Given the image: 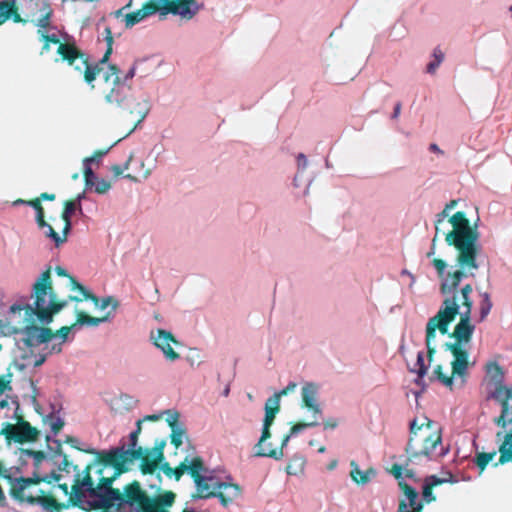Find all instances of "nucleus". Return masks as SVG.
Wrapping results in <instances>:
<instances>
[{"label":"nucleus","instance_id":"obj_1","mask_svg":"<svg viewBox=\"0 0 512 512\" xmlns=\"http://www.w3.org/2000/svg\"><path fill=\"white\" fill-rule=\"evenodd\" d=\"M485 260L483 252L471 253L467 257L456 255V264L446 273L448 264L442 259L434 258L431 266L441 278L440 293L443 297L438 310L439 316H445L454 321L457 315L471 314L472 286L465 284L460 286L464 278L474 276Z\"/></svg>","mask_w":512,"mask_h":512},{"label":"nucleus","instance_id":"obj_2","mask_svg":"<svg viewBox=\"0 0 512 512\" xmlns=\"http://www.w3.org/2000/svg\"><path fill=\"white\" fill-rule=\"evenodd\" d=\"M487 373L491 378L488 384V398L493 399L501 406V413L494 419V423L501 428L496 433L499 442V463L512 462V387L504 384V375L501 367L490 363Z\"/></svg>","mask_w":512,"mask_h":512},{"label":"nucleus","instance_id":"obj_3","mask_svg":"<svg viewBox=\"0 0 512 512\" xmlns=\"http://www.w3.org/2000/svg\"><path fill=\"white\" fill-rule=\"evenodd\" d=\"M408 460L413 464L437 461L449 452V446L442 443L441 427L427 417L418 425L414 418L409 424V439L406 445Z\"/></svg>","mask_w":512,"mask_h":512},{"label":"nucleus","instance_id":"obj_4","mask_svg":"<svg viewBox=\"0 0 512 512\" xmlns=\"http://www.w3.org/2000/svg\"><path fill=\"white\" fill-rule=\"evenodd\" d=\"M52 10L49 7L43 9L40 19L35 25L38 27V35L44 43L41 54L49 51L51 45L56 46V62L67 61L70 65H75V69L81 71L84 68L85 81L91 84L96 75L102 70L98 65L92 66L79 54L76 48L70 46L67 42V34L62 33L56 26L51 25Z\"/></svg>","mask_w":512,"mask_h":512},{"label":"nucleus","instance_id":"obj_5","mask_svg":"<svg viewBox=\"0 0 512 512\" xmlns=\"http://www.w3.org/2000/svg\"><path fill=\"white\" fill-rule=\"evenodd\" d=\"M450 211L444 209L436 215V236L443 234L448 245L454 246L457 255L467 257L468 254L483 252L479 242L478 231L470 225L465 213L457 212L450 216Z\"/></svg>","mask_w":512,"mask_h":512},{"label":"nucleus","instance_id":"obj_6","mask_svg":"<svg viewBox=\"0 0 512 512\" xmlns=\"http://www.w3.org/2000/svg\"><path fill=\"white\" fill-rule=\"evenodd\" d=\"M134 490L142 498H148L138 483H132L126 486L123 494L112 489L111 481L104 479V482L97 487H93L91 481L84 480L74 487V496L81 505H88L93 508L112 507L116 505L120 512H129L126 508V502L130 501L129 493Z\"/></svg>","mask_w":512,"mask_h":512},{"label":"nucleus","instance_id":"obj_7","mask_svg":"<svg viewBox=\"0 0 512 512\" xmlns=\"http://www.w3.org/2000/svg\"><path fill=\"white\" fill-rule=\"evenodd\" d=\"M459 316L460 321L455 326L454 331L448 334L453 341L447 342L445 349L451 352L453 356L451 368H453L454 374L460 377L461 384H463L466 381L470 366L469 356L475 325L471 322V314Z\"/></svg>","mask_w":512,"mask_h":512},{"label":"nucleus","instance_id":"obj_8","mask_svg":"<svg viewBox=\"0 0 512 512\" xmlns=\"http://www.w3.org/2000/svg\"><path fill=\"white\" fill-rule=\"evenodd\" d=\"M131 2L132 0H130L125 7L116 11V17L123 16V22L126 28H132L157 13L160 16H166L168 14L177 15L184 20H191L194 17L192 10L189 5L186 4L185 0H150L148 3L144 4L141 9L123 15V10L130 7Z\"/></svg>","mask_w":512,"mask_h":512},{"label":"nucleus","instance_id":"obj_9","mask_svg":"<svg viewBox=\"0 0 512 512\" xmlns=\"http://www.w3.org/2000/svg\"><path fill=\"white\" fill-rule=\"evenodd\" d=\"M231 476H222L216 470L206 469L196 480V498L216 497L223 506H228L239 494V488L232 483Z\"/></svg>","mask_w":512,"mask_h":512},{"label":"nucleus","instance_id":"obj_10","mask_svg":"<svg viewBox=\"0 0 512 512\" xmlns=\"http://www.w3.org/2000/svg\"><path fill=\"white\" fill-rule=\"evenodd\" d=\"M31 299H33L32 309L37 316V321L42 324H49L53 315L62 310L67 302L57 303L53 288L51 285V277L49 270L42 272L32 287Z\"/></svg>","mask_w":512,"mask_h":512},{"label":"nucleus","instance_id":"obj_11","mask_svg":"<svg viewBox=\"0 0 512 512\" xmlns=\"http://www.w3.org/2000/svg\"><path fill=\"white\" fill-rule=\"evenodd\" d=\"M6 323L0 321L3 332L18 334L24 326H29L37 321V316L32 309L27 297L17 299L6 313Z\"/></svg>","mask_w":512,"mask_h":512},{"label":"nucleus","instance_id":"obj_12","mask_svg":"<svg viewBox=\"0 0 512 512\" xmlns=\"http://www.w3.org/2000/svg\"><path fill=\"white\" fill-rule=\"evenodd\" d=\"M393 471L395 477L399 480V486L404 490V498L399 503L398 512H421L423 507L419 501L418 491L404 482L405 478H414L413 470L394 464Z\"/></svg>","mask_w":512,"mask_h":512},{"label":"nucleus","instance_id":"obj_13","mask_svg":"<svg viewBox=\"0 0 512 512\" xmlns=\"http://www.w3.org/2000/svg\"><path fill=\"white\" fill-rule=\"evenodd\" d=\"M143 449L138 447L137 451L128 449L125 443L110 450H103L101 452V459L104 463L115 467L119 471L128 469V466L142 457Z\"/></svg>","mask_w":512,"mask_h":512},{"label":"nucleus","instance_id":"obj_14","mask_svg":"<svg viewBox=\"0 0 512 512\" xmlns=\"http://www.w3.org/2000/svg\"><path fill=\"white\" fill-rule=\"evenodd\" d=\"M109 70L110 72H106L104 77L105 80L108 81L111 76H114L113 87L109 93L105 95V100L108 104L123 110L131 96L130 87L121 81L117 75L118 70L115 66H110Z\"/></svg>","mask_w":512,"mask_h":512},{"label":"nucleus","instance_id":"obj_15","mask_svg":"<svg viewBox=\"0 0 512 512\" xmlns=\"http://www.w3.org/2000/svg\"><path fill=\"white\" fill-rule=\"evenodd\" d=\"M35 484H37V482L33 481L32 479L23 477L16 479L14 488L11 491L12 497L20 502L38 504L47 510L56 506L53 500L42 496H34L31 492H27L28 487Z\"/></svg>","mask_w":512,"mask_h":512},{"label":"nucleus","instance_id":"obj_16","mask_svg":"<svg viewBox=\"0 0 512 512\" xmlns=\"http://www.w3.org/2000/svg\"><path fill=\"white\" fill-rule=\"evenodd\" d=\"M278 411L265 409V417L263 420V427L261 437L258 443L255 445V456L257 457H269L275 460H280L283 458L284 453L281 450H273L270 448H265V440H268L271 437L270 427L274 422L276 414Z\"/></svg>","mask_w":512,"mask_h":512},{"label":"nucleus","instance_id":"obj_17","mask_svg":"<svg viewBox=\"0 0 512 512\" xmlns=\"http://www.w3.org/2000/svg\"><path fill=\"white\" fill-rule=\"evenodd\" d=\"M453 321L445 316H439V312L436 315L429 318L426 324V338L425 343L429 356H432L436 351L437 346V331L440 334H449V326Z\"/></svg>","mask_w":512,"mask_h":512},{"label":"nucleus","instance_id":"obj_18","mask_svg":"<svg viewBox=\"0 0 512 512\" xmlns=\"http://www.w3.org/2000/svg\"><path fill=\"white\" fill-rule=\"evenodd\" d=\"M320 385L315 382L306 381L301 387L302 406L305 407L313 419L320 420L323 417V409L319 401Z\"/></svg>","mask_w":512,"mask_h":512},{"label":"nucleus","instance_id":"obj_19","mask_svg":"<svg viewBox=\"0 0 512 512\" xmlns=\"http://www.w3.org/2000/svg\"><path fill=\"white\" fill-rule=\"evenodd\" d=\"M2 433L6 439L15 443L34 442L38 439L39 431L32 427L29 422L19 421L16 424H5Z\"/></svg>","mask_w":512,"mask_h":512},{"label":"nucleus","instance_id":"obj_20","mask_svg":"<svg viewBox=\"0 0 512 512\" xmlns=\"http://www.w3.org/2000/svg\"><path fill=\"white\" fill-rule=\"evenodd\" d=\"M33 0H1L0 1V25H3L9 19L15 23L25 22L21 14L25 8H29Z\"/></svg>","mask_w":512,"mask_h":512},{"label":"nucleus","instance_id":"obj_21","mask_svg":"<svg viewBox=\"0 0 512 512\" xmlns=\"http://www.w3.org/2000/svg\"><path fill=\"white\" fill-rule=\"evenodd\" d=\"M72 283V289H78L82 295V297L77 296H70L69 300L71 301H82L85 300H91L95 306V308L99 310H105L109 306L111 309L109 311H113L114 314L116 313V309L119 306V302L114 299L112 296H106L103 298H98L94 294H92L87 288H85L83 285L76 282L74 279H71Z\"/></svg>","mask_w":512,"mask_h":512},{"label":"nucleus","instance_id":"obj_22","mask_svg":"<svg viewBox=\"0 0 512 512\" xmlns=\"http://www.w3.org/2000/svg\"><path fill=\"white\" fill-rule=\"evenodd\" d=\"M51 329L35 326L34 323L24 326L18 334H21V341L26 347H36L41 344H48Z\"/></svg>","mask_w":512,"mask_h":512},{"label":"nucleus","instance_id":"obj_23","mask_svg":"<svg viewBox=\"0 0 512 512\" xmlns=\"http://www.w3.org/2000/svg\"><path fill=\"white\" fill-rule=\"evenodd\" d=\"M150 338L154 345L163 352L166 360L173 362L179 359V354L171 347V342H175V339L170 332L157 329L151 332Z\"/></svg>","mask_w":512,"mask_h":512},{"label":"nucleus","instance_id":"obj_24","mask_svg":"<svg viewBox=\"0 0 512 512\" xmlns=\"http://www.w3.org/2000/svg\"><path fill=\"white\" fill-rule=\"evenodd\" d=\"M206 469L207 467L201 457L195 454H188L180 463L178 474H180L181 478L182 475L186 473L190 475L194 479V483H196V480L201 477Z\"/></svg>","mask_w":512,"mask_h":512},{"label":"nucleus","instance_id":"obj_25","mask_svg":"<svg viewBox=\"0 0 512 512\" xmlns=\"http://www.w3.org/2000/svg\"><path fill=\"white\" fill-rule=\"evenodd\" d=\"M130 501L126 502V508L129 512H167L160 509L157 503L148 498H142L138 492L132 490L129 494Z\"/></svg>","mask_w":512,"mask_h":512},{"label":"nucleus","instance_id":"obj_26","mask_svg":"<svg viewBox=\"0 0 512 512\" xmlns=\"http://www.w3.org/2000/svg\"><path fill=\"white\" fill-rule=\"evenodd\" d=\"M151 109V101L147 96H140L132 98L130 96L129 101L123 110L128 111L130 114H134L138 117L136 127H138L144 119L147 117Z\"/></svg>","mask_w":512,"mask_h":512},{"label":"nucleus","instance_id":"obj_27","mask_svg":"<svg viewBox=\"0 0 512 512\" xmlns=\"http://www.w3.org/2000/svg\"><path fill=\"white\" fill-rule=\"evenodd\" d=\"M75 331L71 326H64L57 331L56 334L50 332V337L46 348L49 349V354H58L62 351V345L66 342H71L74 339Z\"/></svg>","mask_w":512,"mask_h":512},{"label":"nucleus","instance_id":"obj_28","mask_svg":"<svg viewBox=\"0 0 512 512\" xmlns=\"http://www.w3.org/2000/svg\"><path fill=\"white\" fill-rule=\"evenodd\" d=\"M141 462V470L144 474H153L158 467L160 466L162 460L164 459V455L161 449L154 448L147 452L144 455L142 453Z\"/></svg>","mask_w":512,"mask_h":512},{"label":"nucleus","instance_id":"obj_29","mask_svg":"<svg viewBox=\"0 0 512 512\" xmlns=\"http://www.w3.org/2000/svg\"><path fill=\"white\" fill-rule=\"evenodd\" d=\"M106 153L107 150L104 152H97L94 156L87 157L83 160L86 189H92L93 185L100 179L93 172L91 165L92 163H99Z\"/></svg>","mask_w":512,"mask_h":512},{"label":"nucleus","instance_id":"obj_30","mask_svg":"<svg viewBox=\"0 0 512 512\" xmlns=\"http://www.w3.org/2000/svg\"><path fill=\"white\" fill-rule=\"evenodd\" d=\"M114 318L113 311H107L106 315L102 318L91 317L89 315L84 314L83 312L77 313V321L71 327L75 331V333L84 325L87 326H99L101 323L109 322Z\"/></svg>","mask_w":512,"mask_h":512},{"label":"nucleus","instance_id":"obj_31","mask_svg":"<svg viewBox=\"0 0 512 512\" xmlns=\"http://www.w3.org/2000/svg\"><path fill=\"white\" fill-rule=\"evenodd\" d=\"M43 422L51 431V433L46 436L47 441H51L64 426L63 419L59 415H56L54 411L47 414L43 418Z\"/></svg>","mask_w":512,"mask_h":512},{"label":"nucleus","instance_id":"obj_32","mask_svg":"<svg viewBox=\"0 0 512 512\" xmlns=\"http://www.w3.org/2000/svg\"><path fill=\"white\" fill-rule=\"evenodd\" d=\"M12 390L10 386V379L5 376L0 377V408L4 409L9 407L11 404H17V401L9 396V392Z\"/></svg>","mask_w":512,"mask_h":512},{"label":"nucleus","instance_id":"obj_33","mask_svg":"<svg viewBox=\"0 0 512 512\" xmlns=\"http://www.w3.org/2000/svg\"><path fill=\"white\" fill-rule=\"evenodd\" d=\"M36 222L39 226V228H45V234L47 237H49L52 241H54L55 245L58 247L61 243L65 241V239H62L57 232L54 231L51 225H49L44 220V212L38 211L36 215Z\"/></svg>","mask_w":512,"mask_h":512},{"label":"nucleus","instance_id":"obj_34","mask_svg":"<svg viewBox=\"0 0 512 512\" xmlns=\"http://www.w3.org/2000/svg\"><path fill=\"white\" fill-rule=\"evenodd\" d=\"M433 374L443 385L449 387L450 389H452L455 384L458 385V387H463L464 384L466 383L465 381L463 384H461L460 377L454 374L453 371L451 376H447L445 373L442 372L441 366H437L434 369Z\"/></svg>","mask_w":512,"mask_h":512},{"label":"nucleus","instance_id":"obj_35","mask_svg":"<svg viewBox=\"0 0 512 512\" xmlns=\"http://www.w3.org/2000/svg\"><path fill=\"white\" fill-rule=\"evenodd\" d=\"M351 466L352 470L350 472V476L353 479V481L356 482L357 484H367L371 480V477L374 476L375 474L373 470H360L359 466L355 462H352Z\"/></svg>","mask_w":512,"mask_h":512},{"label":"nucleus","instance_id":"obj_36","mask_svg":"<svg viewBox=\"0 0 512 512\" xmlns=\"http://www.w3.org/2000/svg\"><path fill=\"white\" fill-rule=\"evenodd\" d=\"M305 462V458L302 455H294L286 468L287 473L289 475L301 474L304 470Z\"/></svg>","mask_w":512,"mask_h":512},{"label":"nucleus","instance_id":"obj_37","mask_svg":"<svg viewBox=\"0 0 512 512\" xmlns=\"http://www.w3.org/2000/svg\"><path fill=\"white\" fill-rule=\"evenodd\" d=\"M432 57L433 60L430 61L426 66V72L429 74H434L437 68L441 65L444 60V53L439 47H436L433 50Z\"/></svg>","mask_w":512,"mask_h":512},{"label":"nucleus","instance_id":"obj_38","mask_svg":"<svg viewBox=\"0 0 512 512\" xmlns=\"http://www.w3.org/2000/svg\"><path fill=\"white\" fill-rule=\"evenodd\" d=\"M457 480L454 478L451 472H446L445 477H438L436 475L428 476L425 479V484L430 486L431 488L443 483H455Z\"/></svg>","mask_w":512,"mask_h":512},{"label":"nucleus","instance_id":"obj_39","mask_svg":"<svg viewBox=\"0 0 512 512\" xmlns=\"http://www.w3.org/2000/svg\"><path fill=\"white\" fill-rule=\"evenodd\" d=\"M171 443L174 444L176 447H179L183 444L184 439L186 438V432L185 429L180 426L173 427L171 429Z\"/></svg>","mask_w":512,"mask_h":512},{"label":"nucleus","instance_id":"obj_40","mask_svg":"<svg viewBox=\"0 0 512 512\" xmlns=\"http://www.w3.org/2000/svg\"><path fill=\"white\" fill-rule=\"evenodd\" d=\"M495 456H496V451H492V452H489V453H484V452H478L477 453L475 463L480 468V472H482L484 470L486 465L490 461H492Z\"/></svg>","mask_w":512,"mask_h":512},{"label":"nucleus","instance_id":"obj_41","mask_svg":"<svg viewBox=\"0 0 512 512\" xmlns=\"http://www.w3.org/2000/svg\"><path fill=\"white\" fill-rule=\"evenodd\" d=\"M412 373H416L417 376L423 378L427 373V366L424 364V353L422 351L417 354V361L415 367L410 369Z\"/></svg>","mask_w":512,"mask_h":512},{"label":"nucleus","instance_id":"obj_42","mask_svg":"<svg viewBox=\"0 0 512 512\" xmlns=\"http://www.w3.org/2000/svg\"><path fill=\"white\" fill-rule=\"evenodd\" d=\"M296 162H297V174L295 175V177L293 179V182H294V186L298 187V183H297L298 176H299V174L304 172L305 169L307 168V166H308V159H307L305 154L299 153L296 156Z\"/></svg>","mask_w":512,"mask_h":512},{"label":"nucleus","instance_id":"obj_43","mask_svg":"<svg viewBox=\"0 0 512 512\" xmlns=\"http://www.w3.org/2000/svg\"><path fill=\"white\" fill-rule=\"evenodd\" d=\"M141 425H142V420H138L136 422V429L134 431H132L129 435V446L127 447L128 449H132V451H137L138 447H137V440H138V435L140 434L141 432Z\"/></svg>","mask_w":512,"mask_h":512},{"label":"nucleus","instance_id":"obj_44","mask_svg":"<svg viewBox=\"0 0 512 512\" xmlns=\"http://www.w3.org/2000/svg\"><path fill=\"white\" fill-rule=\"evenodd\" d=\"M317 425H319V420H316V419H314L312 422H308V423H298L291 428L289 435L291 437H294V436L298 435L299 433H301L303 430L310 428V427L317 426Z\"/></svg>","mask_w":512,"mask_h":512},{"label":"nucleus","instance_id":"obj_45","mask_svg":"<svg viewBox=\"0 0 512 512\" xmlns=\"http://www.w3.org/2000/svg\"><path fill=\"white\" fill-rule=\"evenodd\" d=\"M148 497L150 499L154 500L157 503V506L162 510H163L162 506H171L174 501L173 493L164 494V495L160 496L159 498H152L150 496H148ZM164 511H166V510L164 509Z\"/></svg>","mask_w":512,"mask_h":512},{"label":"nucleus","instance_id":"obj_46","mask_svg":"<svg viewBox=\"0 0 512 512\" xmlns=\"http://www.w3.org/2000/svg\"><path fill=\"white\" fill-rule=\"evenodd\" d=\"M492 307V303L489 299V295L487 293L483 294V301L480 308V320H484L486 316L489 314Z\"/></svg>","mask_w":512,"mask_h":512},{"label":"nucleus","instance_id":"obj_47","mask_svg":"<svg viewBox=\"0 0 512 512\" xmlns=\"http://www.w3.org/2000/svg\"><path fill=\"white\" fill-rule=\"evenodd\" d=\"M94 191L97 194H106L110 189L111 185L108 181L103 178L97 180V182L93 185Z\"/></svg>","mask_w":512,"mask_h":512},{"label":"nucleus","instance_id":"obj_48","mask_svg":"<svg viewBox=\"0 0 512 512\" xmlns=\"http://www.w3.org/2000/svg\"><path fill=\"white\" fill-rule=\"evenodd\" d=\"M165 475H167L168 477H175L176 480H179L180 479V474L179 473V466L175 469L171 468L169 466L168 463H161L160 466L158 467Z\"/></svg>","mask_w":512,"mask_h":512},{"label":"nucleus","instance_id":"obj_49","mask_svg":"<svg viewBox=\"0 0 512 512\" xmlns=\"http://www.w3.org/2000/svg\"><path fill=\"white\" fill-rule=\"evenodd\" d=\"M281 396L276 392L265 403V409L279 411Z\"/></svg>","mask_w":512,"mask_h":512},{"label":"nucleus","instance_id":"obj_50","mask_svg":"<svg viewBox=\"0 0 512 512\" xmlns=\"http://www.w3.org/2000/svg\"><path fill=\"white\" fill-rule=\"evenodd\" d=\"M105 39L107 41V44H108V49L105 53V55L103 56L101 62L104 63L107 61L111 51H112V42H113V38H112V33H111V30L109 27H106L105 28Z\"/></svg>","mask_w":512,"mask_h":512},{"label":"nucleus","instance_id":"obj_51","mask_svg":"<svg viewBox=\"0 0 512 512\" xmlns=\"http://www.w3.org/2000/svg\"><path fill=\"white\" fill-rule=\"evenodd\" d=\"M77 210L78 206H76V202H67L62 215L63 220H71V215Z\"/></svg>","mask_w":512,"mask_h":512},{"label":"nucleus","instance_id":"obj_52","mask_svg":"<svg viewBox=\"0 0 512 512\" xmlns=\"http://www.w3.org/2000/svg\"><path fill=\"white\" fill-rule=\"evenodd\" d=\"M132 161V155L129 156L128 160L123 165H114L111 171L115 176H120L128 169L130 162Z\"/></svg>","mask_w":512,"mask_h":512},{"label":"nucleus","instance_id":"obj_53","mask_svg":"<svg viewBox=\"0 0 512 512\" xmlns=\"http://www.w3.org/2000/svg\"><path fill=\"white\" fill-rule=\"evenodd\" d=\"M166 415H167V418H166V421L167 423L169 424V426L171 427V429L173 427H176V426H180L181 424H179L178 422V418H179V415L178 413L176 412H172V411H166L164 412Z\"/></svg>","mask_w":512,"mask_h":512},{"label":"nucleus","instance_id":"obj_54","mask_svg":"<svg viewBox=\"0 0 512 512\" xmlns=\"http://www.w3.org/2000/svg\"><path fill=\"white\" fill-rule=\"evenodd\" d=\"M423 500L427 503L435 501V496L432 493V488L424 483L423 492H422Z\"/></svg>","mask_w":512,"mask_h":512},{"label":"nucleus","instance_id":"obj_55","mask_svg":"<svg viewBox=\"0 0 512 512\" xmlns=\"http://www.w3.org/2000/svg\"><path fill=\"white\" fill-rule=\"evenodd\" d=\"M23 453L28 455V456H30V457H33L35 465L40 464L45 459V456H44V454L42 452H36V451H32V450H25V451H23Z\"/></svg>","mask_w":512,"mask_h":512},{"label":"nucleus","instance_id":"obj_56","mask_svg":"<svg viewBox=\"0 0 512 512\" xmlns=\"http://www.w3.org/2000/svg\"><path fill=\"white\" fill-rule=\"evenodd\" d=\"M185 2L189 5L194 16L204 7L203 3L199 2L198 0H185Z\"/></svg>","mask_w":512,"mask_h":512},{"label":"nucleus","instance_id":"obj_57","mask_svg":"<svg viewBox=\"0 0 512 512\" xmlns=\"http://www.w3.org/2000/svg\"><path fill=\"white\" fill-rule=\"evenodd\" d=\"M297 388V383L294 381H290L286 387H284L282 390L278 391L277 393L282 397L285 395H288L289 393L293 392Z\"/></svg>","mask_w":512,"mask_h":512},{"label":"nucleus","instance_id":"obj_58","mask_svg":"<svg viewBox=\"0 0 512 512\" xmlns=\"http://www.w3.org/2000/svg\"><path fill=\"white\" fill-rule=\"evenodd\" d=\"M338 426V422L334 418H329L324 422V429H335Z\"/></svg>","mask_w":512,"mask_h":512},{"label":"nucleus","instance_id":"obj_59","mask_svg":"<svg viewBox=\"0 0 512 512\" xmlns=\"http://www.w3.org/2000/svg\"><path fill=\"white\" fill-rule=\"evenodd\" d=\"M400 113H401V103H400V102H397V103L395 104V106H394V110H393V113H392L391 118H392V119H396V118H398V117H399V115H400Z\"/></svg>","mask_w":512,"mask_h":512},{"label":"nucleus","instance_id":"obj_60","mask_svg":"<svg viewBox=\"0 0 512 512\" xmlns=\"http://www.w3.org/2000/svg\"><path fill=\"white\" fill-rule=\"evenodd\" d=\"M39 202H40V200H38V199L35 201H30L31 204H27V206L33 207L36 210V214H37L38 211H43V208Z\"/></svg>","mask_w":512,"mask_h":512},{"label":"nucleus","instance_id":"obj_61","mask_svg":"<svg viewBox=\"0 0 512 512\" xmlns=\"http://www.w3.org/2000/svg\"><path fill=\"white\" fill-rule=\"evenodd\" d=\"M46 360V356L45 355H38L36 358H35V361L33 363L34 367H38V366H41Z\"/></svg>","mask_w":512,"mask_h":512},{"label":"nucleus","instance_id":"obj_62","mask_svg":"<svg viewBox=\"0 0 512 512\" xmlns=\"http://www.w3.org/2000/svg\"><path fill=\"white\" fill-rule=\"evenodd\" d=\"M429 150L434 152V153H437L439 155H443L444 154V151L442 149H440V147L437 144H435V143L430 144Z\"/></svg>","mask_w":512,"mask_h":512},{"label":"nucleus","instance_id":"obj_63","mask_svg":"<svg viewBox=\"0 0 512 512\" xmlns=\"http://www.w3.org/2000/svg\"><path fill=\"white\" fill-rule=\"evenodd\" d=\"M401 275H406V276H408L410 278V280H411L410 285H409L410 287H412L414 285L415 277H414V275L410 271H408L407 269H403L401 271Z\"/></svg>","mask_w":512,"mask_h":512},{"label":"nucleus","instance_id":"obj_64","mask_svg":"<svg viewBox=\"0 0 512 512\" xmlns=\"http://www.w3.org/2000/svg\"><path fill=\"white\" fill-rule=\"evenodd\" d=\"M135 71H136L135 66H132L129 69V71L127 72V74L125 75L124 80H121V81L125 83L127 80L132 79L135 75Z\"/></svg>","mask_w":512,"mask_h":512}]
</instances>
